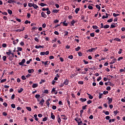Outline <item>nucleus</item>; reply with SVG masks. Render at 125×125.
<instances>
[{
	"instance_id": "f8f14e48",
	"label": "nucleus",
	"mask_w": 125,
	"mask_h": 125,
	"mask_svg": "<svg viewBox=\"0 0 125 125\" xmlns=\"http://www.w3.org/2000/svg\"><path fill=\"white\" fill-rule=\"evenodd\" d=\"M68 83H69V82L68 81L67 79H66L64 80V82L63 83V84L65 85H68Z\"/></svg>"
},
{
	"instance_id": "4be33fe9",
	"label": "nucleus",
	"mask_w": 125,
	"mask_h": 125,
	"mask_svg": "<svg viewBox=\"0 0 125 125\" xmlns=\"http://www.w3.org/2000/svg\"><path fill=\"white\" fill-rule=\"evenodd\" d=\"M87 95H88V98H89V99H93V96H92L91 95L88 94L87 93Z\"/></svg>"
},
{
	"instance_id": "412c9836",
	"label": "nucleus",
	"mask_w": 125,
	"mask_h": 125,
	"mask_svg": "<svg viewBox=\"0 0 125 125\" xmlns=\"http://www.w3.org/2000/svg\"><path fill=\"white\" fill-rule=\"evenodd\" d=\"M67 102L68 107L69 108H71V102H70V101H69L68 100H67Z\"/></svg>"
},
{
	"instance_id": "a211bd4d",
	"label": "nucleus",
	"mask_w": 125,
	"mask_h": 125,
	"mask_svg": "<svg viewBox=\"0 0 125 125\" xmlns=\"http://www.w3.org/2000/svg\"><path fill=\"white\" fill-rule=\"evenodd\" d=\"M23 90H24L23 88H20V89H19L18 90V92L19 93H21V92H22V91H23Z\"/></svg>"
},
{
	"instance_id": "5701e85b",
	"label": "nucleus",
	"mask_w": 125,
	"mask_h": 125,
	"mask_svg": "<svg viewBox=\"0 0 125 125\" xmlns=\"http://www.w3.org/2000/svg\"><path fill=\"white\" fill-rule=\"evenodd\" d=\"M79 11H80V8H77L76 9H75V13L76 14H78V13H79Z\"/></svg>"
},
{
	"instance_id": "9b49d317",
	"label": "nucleus",
	"mask_w": 125,
	"mask_h": 125,
	"mask_svg": "<svg viewBox=\"0 0 125 125\" xmlns=\"http://www.w3.org/2000/svg\"><path fill=\"white\" fill-rule=\"evenodd\" d=\"M58 123L60 124L61 123V118H60V116L58 115Z\"/></svg>"
},
{
	"instance_id": "ea45409f",
	"label": "nucleus",
	"mask_w": 125,
	"mask_h": 125,
	"mask_svg": "<svg viewBox=\"0 0 125 125\" xmlns=\"http://www.w3.org/2000/svg\"><path fill=\"white\" fill-rule=\"evenodd\" d=\"M104 114H105V115H110V112H109V111H104Z\"/></svg>"
},
{
	"instance_id": "e433bc0d",
	"label": "nucleus",
	"mask_w": 125,
	"mask_h": 125,
	"mask_svg": "<svg viewBox=\"0 0 125 125\" xmlns=\"http://www.w3.org/2000/svg\"><path fill=\"white\" fill-rule=\"evenodd\" d=\"M108 23H111V22H113V19H110L107 21Z\"/></svg>"
},
{
	"instance_id": "bf43d9fd",
	"label": "nucleus",
	"mask_w": 125,
	"mask_h": 125,
	"mask_svg": "<svg viewBox=\"0 0 125 125\" xmlns=\"http://www.w3.org/2000/svg\"><path fill=\"white\" fill-rule=\"evenodd\" d=\"M88 8L89 9H93V7H92V6L89 5V6H88Z\"/></svg>"
},
{
	"instance_id": "8fccbe9b",
	"label": "nucleus",
	"mask_w": 125,
	"mask_h": 125,
	"mask_svg": "<svg viewBox=\"0 0 125 125\" xmlns=\"http://www.w3.org/2000/svg\"><path fill=\"white\" fill-rule=\"evenodd\" d=\"M114 41H116L117 42H120L121 39H120L119 38H115V39H114Z\"/></svg>"
},
{
	"instance_id": "f257e3e1",
	"label": "nucleus",
	"mask_w": 125,
	"mask_h": 125,
	"mask_svg": "<svg viewBox=\"0 0 125 125\" xmlns=\"http://www.w3.org/2000/svg\"><path fill=\"white\" fill-rule=\"evenodd\" d=\"M97 49V47L96 48H91V49H89L87 51V52H93V51H95Z\"/></svg>"
},
{
	"instance_id": "37998d69",
	"label": "nucleus",
	"mask_w": 125,
	"mask_h": 125,
	"mask_svg": "<svg viewBox=\"0 0 125 125\" xmlns=\"http://www.w3.org/2000/svg\"><path fill=\"white\" fill-rule=\"evenodd\" d=\"M46 104L48 107H49V105H50V103H49V102L46 101Z\"/></svg>"
},
{
	"instance_id": "0e129e2a",
	"label": "nucleus",
	"mask_w": 125,
	"mask_h": 125,
	"mask_svg": "<svg viewBox=\"0 0 125 125\" xmlns=\"http://www.w3.org/2000/svg\"><path fill=\"white\" fill-rule=\"evenodd\" d=\"M2 115H3V116H7V113L6 112H3L2 113Z\"/></svg>"
},
{
	"instance_id": "0eeeda50",
	"label": "nucleus",
	"mask_w": 125,
	"mask_h": 125,
	"mask_svg": "<svg viewBox=\"0 0 125 125\" xmlns=\"http://www.w3.org/2000/svg\"><path fill=\"white\" fill-rule=\"evenodd\" d=\"M41 97V95L40 94H36L35 95V98H36L38 100V101L39 102L40 100H39V98Z\"/></svg>"
},
{
	"instance_id": "cd10ccee",
	"label": "nucleus",
	"mask_w": 125,
	"mask_h": 125,
	"mask_svg": "<svg viewBox=\"0 0 125 125\" xmlns=\"http://www.w3.org/2000/svg\"><path fill=\"white\" fill-rule=\"evenodd\" d=\"M103 95V93H100L99 95V99H101V98H102Z\"/></svg>"
},
{
	"instance_id": "c03bdc74",
	"label": "nucleus",
	"mask_w": 125,
	"mask_h": 125,
	"mask_svg": "<svg viewBox=\"0 0 125 125\" xmlns=\"http://www.w3.org/2000/svg\"><path fill=\"white\" fill-rule=\"evenodd\" d=\"M87 106V105H84L82 106L83 110H85L86 109V107Z\"/></svg>"
},
{
	"instance_id": "f3484780",
	"label": "nucleus",
	"mask_w": 125,
	"mask_h": 125,
	"mask_svg": "<svg viewBox=\"0 0 125 125\" xmlns=\"http://www.w3.org/2000/svg\"><path fill=\"white\" fill-rule=\"evenodd\" d=\"M66 20L62 22V24L63 26L67 27V26H68V23H66Z\"/></svg>"
},
{
	"instance_id": "de8ad7c7",
	"label": "nucleus",
	"mask_w": 125,
	"mask_h": 125,
	"mask_svg": "<svg viewBox=\"0 0 125 125\" xmlns=\"http://www.w3.org/2000/svg\"><path fill=\"white\" fill-rule=\"evenodd\" d=\"M3 61H6V56H4L2 57Z\"/></svg>"
},
{
	"instance_id": "473e14b6",
	"label": "nucleus",
	"mask_w": 125,
	"mask_h": 125,
	"mask_svg": "<svg viewBox=\"0 0 125 125\" xmlns=\"http://www.w3.org/2000/svg\"><path fill=\"white\" fill-rule=\"evenodd\" d=\"M45 82V80L42 79L39 83L40 84H42V83H44Z\"/></svg>"
},
{
	"instance_id": "603ef678",
	"label": "nucleus",
	"mask_w": 125,
	"mask_h": 125,
	"mask_svg": "<svg viewBox=\"0 0 125 125\" xmlns=\"http://www.w3.org/2000/svg\"><path fill=\"white\" fill-rule=\"evenodd\" d=\"M4 82H6V79H4L1 80L0 83H4Z\"/></svg>"
},
{
	"instance_id": "72a5a7b5",
	"label": "nucleus",
	"mask_w": 125,
	"mask_h": 125,
	"mask_svg": "<svg viewBox=\"0 0 125 125\" xmlns=\"http://www.w3.org/2000/svg\"><path fill=\"white\" fill-rule=\"evenodd\" d=\"M96 8H97L98 9H99V10H100V9L101 8V7H100V6L98 4L96 5Z\"/></svg>"
},
{
	"instance_id": "1a4fd4ad",
	"label": "nucleus",
	"mask_w": 125,
	"mask_h": 125,
	"mask_svg": "<svg viewBox=\"0 0 125 125\" xmlns=\"http://www.w3.org/2000/svg\"><path fill=\"white\" fill-rule=\"evenodd\" d=\"M80 100L81 102H85V101H86V98H81L80 99Z\"/></svg>"
},
{
	"instance_id": "13d9d810",
	"label": "nucleus",
	"mask_w": 125,
	"mask_h": 125,
	"mask_svg": "<svg viewBox=\"0 0 125 125\" xmlns=\"http://www.w3.org/2000/svg\"><path fill=\"white\" fill-rule=\"evenodd\" d=\"M83 62L84 63V64H85L86 65L87 64H88V62H87V61H85V60H83Z\"/></svg>"
},
{
	"instance_id": "7ed1b4c3",
	"label": "nucleus",
	"mask_w": 125,
	"mask_h": 125,
	"mask_svg": "<svg viewBox=\"0 0 125 125\" xmlns=\"http://www.w3.org/2000/svg\"><path fill=\"white\" fill-rule=\"evenodd\" d=\"M43 103H44V100L43 99V98H42L39 103V104L41 105V106H43Z\"/></svg>"
},
{
	"instance_id": "b1692460",
	"label": "nucleus",
	"mask_w": 125,
	"mask_h": 125,
	"mask_svg": "<svg viewBox=\"0 0 125 125\" xmlns=\"http://www.w3.org/2000/svg\"><path fill=\"white\" fill-rule=\"evenodd\" d=\"M33 7L35 8V9H38V8H39V6L37 5L36 4H34Z\"/></svg>"
},
{
	"instance_id": "dca6fc26",
	"label": "nucleus",
	"mask_w": 125,
	"mask_h": 125,
	"mask_svg": "<svg viewBox=\"0 0 125 125\" xmlns=\"http://www.w3.org/2000/svg\"><path fill=\"white\" fill-rule=\"evenodd\" d=\"M6 54L7 55H8V56H10V54H11V50L9 49L8 52H6Z\"/></svg>"
},
{
	"instance_id": "39448f33",
	"label": "nucleus",
	"mask_w": 125,
	"mask_h": 125,
	"mask_svg": "<svg viewBox=\"0 0 125 125\" xmlns=\"http://www.w3.org/2000/svg\"><path fill=\"white\" fill-rule=\"evenodd\" d=\"M13 2L16 3V1L15 0H9L7 1L8 3H12Z\"/></svg>"
},
{
	"instance_id": "a878e982",
	"label": "nucleus",
	"mask_w": 125,
	"mask_h": 125,
	"mask_svg": "<svg viewBox=\"0 0 125 125\" xmlns=\"http://www.w3.org/2000/svg\"><path fill=\"white\" fill-rule=\"evenodd\" d=\"M26 109L27 110V111H29V112H31V111H32V108L30 107L27 106L26 107Z\"/></svg>"
},
{
	"instance_id": "a18cd8bd",
	"label": "nucleus",
	"mask_w": 125,
	"mask_h": 125,
	"mask_svg": "<svg viewBox=\"0 0 125 125\" xmlns=\"http://www.w3.org/2000/svg\"><path fill=\"white\" fill-rule=\"evenodd\" d=\"M13 56H10L9 57V60H10V61H12V60H13Z\"/></svg>"
},
{
	"instance_id": "393cba45",
	"label": "nucleus",
	"mask_w": 125,
	"mask_h": 125,
	"mask_svg": "<svg viewBox=\"0 0 125 125\" xmlns=\"http://www.w3.org/2000/svg\"><path fill=\"white\" fill-rule=\"evenodd\" d=\"M75 23H76V21L73 20L72 21H71V26H74Z\"/></svg>"
},
{
	"instance_id": "6e6552de",
	"label": "nucleus",
	"mask_w": 125,
	"mask_h": 125,
	"mask_svg": "<svg viewBox=\"0 0 125 125\" xmlns=\"http://www.w3.org/2000/svg\"><path fill=\"white\" fill-rule=\"evenodd\" d=\"M42 17H43V18H46L47 16L45 15L44 12H42L41 13Z\"/></svg>"
},
{
	"instance_id": "79ce46f5",
	"label": "nucleus",
	"mask_w": 125,
	"mask_h": 125,
	"mask_svg": "<svg viewBox=\"0 0 125 125\" xmlns=\"http://www.w3.org/2000/svg\"><path fill=\"white\" fill-rule=\"evenodd\" d=\"M59 10L55 9L53 10L54 13H58Z\"/></svg>"
},
{
	"instance_id": "f704fd0d",
	"label": "nucleus",
	"mask_w": 125,
	"mask_h": 125,
	"mask_svg": "<svg viewBox=\"0 0 125 125\" xmlns=\"http://www.w3.org/2000/svg\"><path fill=\"white\" fill-rule=\"evenodd\" d=\"M113 15L114 16V17H117V16H119L120 14H116V13H113Z\"/></svg>"
},
{
	"instance_id": "9d476101",
	"label": "nucleus",
	"mask_w": 125,
	"mask_h": 125,
	"mask_svg": "<svg viewBox=\"0 0 125 125\" xmlns=\"http://www.w3.org/2000/svg\"><path fill=\"white\" fill-rule=\"evenodd\" d=\"M61 116L62 117V120H65V121L67 120V117L64 115H62Z\"/></svg>"
},
{
	"instance_id": "c85d7f7f",
	"label": "nucleus",
	"mask_w": 125,
	"mask_h": 125,
	"mask_svg": "<svg viewBox=\"0 0 125 125\" xmlns=\"http://www.w3.org/2000/svg\"><path fill=\"white\" fill-rule=\"evenodd\" d=\"M104 29H108V28H110V25L106 24L105 25H104Z\"/></svg>"
},
{
	"instance_id": "a19ab883",
	"label": "nucleus",
	"mask_w": 125,
	"mask_h": 125,
	"mask_svg": "<svg viewBox=\"0 0 125 125\" xmlns=\"http://www.w3.org/2000/svg\"><path fill=\"white\" fill-rule=\"evenodd\" d=\"M40 55H41V56L43 55H45V52H41L40 53Z\"/></svg>"
},
{
	"instance_id": "aec40b11",
	"label": "nucleus",
	"mask_w": 125,
	"mask_h": 125,
	"mask_svg": "<svg viewBox=\"0 0 125 125\" xmlns=\"http://www.w3.org/2000/svg\"><path fill=\"white\" fill-rule=\"evenodd\" d=\"M17 49L18 50H17V52H19V51H22V48L20 47H18Z\"/></svg>"
},
{
	"instance_id": "7c9ffc66",
	"label": "nucleus",
	"mask_w": 125,
	"mask_h": 125,
	"mask_svg": "<svg viewBox=\"0 0 125 125\" xmlns=\"http://www.w3.org/2000/svg\"><path fill=\"white\" fill-rule=\"evenodd\" d=\"M40 5L41 6L43 7V6H46V4L44 3H41Z\"/></svg>"
},
{
	"instance_id": "864d4df0",
	"label": "nucleus",
	"mask_w": 125,
	"mask_h": 125,
	"mask_svg": "<svg viewBox=\"0 0 125 125\" xmlns=\"http://www.w3.org/2000/svg\"><path fill=\"white\" fill-rule=\"evenodd\" d=\"M78 124V125H83V122L82 121H78L77 122Z\"/></svg>"
},
{
	"instance_id": "c756f323",
	"label": "nucleus",
	"mask_w": 125,
	"mask_h": 125,
	"mask_svg": "<svg viewBox=\"0 0 125 125\" xmlns=\"http://www.w3.org/2000/svg\"><path fill=\"white\" fill-rule=\"evenodd\" d=\"M8 13L9 14H10V15H11V14H12V11L11 10L8 9L7 10Z\"/></svg>"
},
{
	"instance_id": "680f3d73",
	"label": "nucleus",
	"mask_w": 125,
	"mask_h": 125,
	"mask_svg": "<svg viewBox=\"0 0 125 125\" xmlns=\"http://www.w3.org/2000/svg\"><path fill=\"white\" fill-rule=\"evenodd\" d=\"M42 28H45V27H46V24H45V23H43L42 25Z\"/></svg>"
},
{
	"instance_id": "052dcab7",
	"label": "nucleus",
	"mask_w": 125,
	"mask_h": 125,
	"mask_svg": "<svg viewBox=\"0 0 125 125\" xmlns=\"http://www.w3.org/2000/svg\"><path fill=\"white\" fill-rule=\"evenodd\" d=\"M92 103V101H91V100H89L87 102V104H90Z\"/></svg>"
},
{
	"instance_id": "6ab92c4d",
	"label": "nucleus",
	"mask_w": 125,
	"mask_h": 125,
	"mask_svg": "<svg viewBox=\"0 0 125 125\" xmlns=\"http://www.w3.org/2000/svg\"><path fill=\"white\" fill-rule=\"evenodd\" d=\"M34 69H28V72L29 74H31V73H34Z\"/></svg>"
},
{
	"instance_id": "bb28decb",
	"label": "nucleus",
	"mask_w": 125,
	"mask_h": 125,
	"mask_svg": "<svg viewBox=\"0 0 125 125\" xmlns=\"http://www.w3.org/2000/svg\"><path fill=\"white\" fill-rule=\"evenodd\" d=\"M34 3H28V6L29 7H33V6H34Z\"/></svg>"
},
{
	"instance_id": "5fc2aeb1",
	"label": "nucleus",
	"mask_w": 125,
	"mask_h": 125,
	"mask_svg": "<svg viewBox=\"0 0 125 125\" xmlns=\"http://www.w3.org/2000/svg\"><path fill=\"white\" fill-rule=\"evenodd\" d=\"M68 58L69 59H73V58H74V57H73V55H71L68 56Z\"/></svg>"
},
{
	"instance_id": "423d86ee",
	"label": "nucleus",
	"mask_w": 125,
	"mask_h": 125,
	"mask_svg": "<svg viewBox=\"0 0 125 125\" xmlns=\"http://www.w3.org/2000/svg\"><path fill=\"white\" fill-rule=\"evenodd\" d=\"M25 29V27H23L22 29H16L15 30V32H18L19 33H20V32H22L23 31H24V30Z\"/></svg>"
},
{
	"instance_id": "4d7b16f0",
	"label": "nucleus",
	"mask_w": 125,
	"mask_h": 125,
	"mask_svg": "<svg viewBox=\"0 0 125 125\" xmlns=\"http://www.w3.org/2000/svg\"><path fill=\"white\" fill-rule=\"evenodd\" d=\"M78 83L79 84H83V81H79Z\"/></svg>"
},
{
	"instance_id": "09e8293b",
	"label": "nucleus",
	"mask_w": 125,
	"mask_h": 125,
	"mask_svg": "<svg viewBox=\"0 0 125 125\" xmlns=\"http://www.w3.org/2000/svg\"><path fill=\"white\" fill-rule=\"evenodd\" d=\"M109 83V85H110V86H114L115 85V84H114V83L110 82H108Z\"/></svg>"
},
{
	"instance_id": "6e6d98bb",
	"label": "nucleus",
	"mask_w": 125,
	"mask_h": 125,
	"mask_svg": "<svg viewBox=\"0 0 125 125\" xmlns=\"http://www.w3.org/2000/svg\"><path fill=\"white\" fill-rule=\"evenodd\" d=\"M108 93H109V92H108V91H104L103 92V94H108Z\"/></svg>"
},
{
	"instance_id": "c9c22d12",
	"label": "nucleus",
	"mask_w": 125,
	"mask_h": 125,
	"mask_svg": "<svg viewBox=\"0 0 125 125\" xmlns=\"http://www.w3.org/2000/svg\"><path fill=\"white\" fill-rule=\"evenodd\" d=\"M25 24H31V21L28 20H26L24 22Z\"/></svg>"
},
{
	"instance_id": "ddd939ff",
	"label": "nucleus",
	"mask_w": 125,
	"mask_h": 125,
	"mask_svg": "<svg viewBox=\"0 0 125 125\" xmlns=\"http://www.w3.org/2000/svg\"><path fill=\"white\" fill-rule=\"evenodd\" d=\"M51 118L52 120H55V116L53 115V113H51Z\"/></svg>"
},
{
	"instance_id": "58836bf2",
	"label": "nucleus",
	"mask_w": 125,
	"mask_h": 125,
	"mask_svg": "<svg viewBox=\"0 0 125 125\" xmlns=\"http://www.w3.org/2000/svg\"><path fill=\"white\" fill-rule=\"evenodd\" d=\"M81 49V47L78 46L77 48H75L76 51H79V50Z\"/></svg>"
},
{
	"instance_id": "49530a36",
	"label": "nucleus",
	"mask_w": 125,
	"mask_h": 125,
	"mask_svg": "<svg viewBox=\"0 0 125 125\" xmlns=\"http://www.w3.org/2000/svg\"><path fill=\"white\" fill-rule=\"evenodd\" d=\"M92 28L93 29H98V26L97 25H93Z\"/></svg>"
},
{
	"instance_id": "338daca9",
	"label": "nucleus",
	"mask_w": 125,
	"mask_h": 125,
	"mask_svg": "<svg viewBox=\"0 0 125 125\" xmlns=\"http://www.w3.org/2000/svg\"><path fill=\"white\" fill-rule=\"evenodd\" d=\"M3 105L5 107H7V104L6 103H3Z\"/></svg>"
},
{
	"instance_id": "3c124183",
	"label": "nucleus",
	"mask_w": 125,
	"mask_h": 125,
	"mask_svg": "<svg viewBox=\"0 0 125 125\" xmlns=\"http://www.w3.org/2000/svg\"><path fill=\"white\" fill-rule=\"evenodd\" d=\"M37 29H38V27H36V26H33L32 28V29H31V30H37Z\"/></svg>"
},
{
	"instance_id": "4c0bfd02",
	"label": "nucleus",
	"mask_w": 125,
	"mask_h": 125,
	"mask_svg": "<svg viewBox=\"0 0 125 125\" xmlns=\"http://www.w3.org/2000/svg\"><path fill=\"white\" fill-rule=\"evenodd\" d=\"M11 106L12 108H13V109H15V108H16L15 104H12L11 105Z\"/></svg>"
},
{
	"instance_id": "4468645a",
	"label": "nucleus",
	"mask_w": 125,
	"mask_h": 125,
	"mask_svg": "<svg viewBox=\"0 0 125 125\" xmlns=\"http://www.w3.org/2000/svg\"><path fill=\"white\" fill-rule=\"evenodd\" d=\"M38 85H39V84L38 83H34L32 85V87H33V88H36V87H38Z\"/></svg>"
},
{
	"instance_id": "e2e57ef3",
	"label": "nucleus",
	"mask_w": 125,
	"mask_h": 125,
	"mask_svg": "<svg viewBox=\"0 0 125 125\" xmlns=\"http://www.w3.org/2000/svg\"><path fill=\"white\" fill-rule=\"evenodd\" d=\"M34 40L35 41V42H39V39H38V38L37 37L35 38Z\"/></svg>"
},
{
	"instance_id": "2eb2a0df",
	"label": "nucleus",
	"mask_w": 125,
	"mask_h": 125,
	"mask_svg": "<svg viewBox=\"0 0 125 125\" xmlns=\"http://www.w3.org/2000/svg\"><path fill=\"white\" fill-rule=\"evenodd\" d=\"M116 60H117V59H113L112 60V62H111L109 64H110V65H112V64H114V63H116Z\"/></svg>"
},
{
	"instance_id": "20e7f679",
	"label": "nucleus",
	"mask_w": 125,
	"mask_h": 125,
	"mask_svg": "<svg viewBox=\"0 0 125 125\" xmlns=\"http://www.w3.org/2000/svg\"><path fill=\"white\" fill-rule=\"evenodd\" d=\"M43 47H44V46L43 45H36L35 46V48H37V49H39V48H43Z\"/></svg>"
},
{
	"instance_id": "774afa93",
	"label": "nucleus",
	"mask_w": 125,
	"mask_h": 125,
	"mask_svg": "<svg viewBox=\"0 0 125 125\" xmlns=\"http://www.w3.org/2000/svg\"><path fill=\"white\" fill-rule=\"evenodd\" d=\"M2 47H6V43H3L2 44Z\"/></svg>"
},
{
	"instance_id": "69168bd1",
	"label": "nucleus",
	"mask_w": 125,
	"mask_h": 125,
	"mask_svg": "<svg viewBox=\"0 0 125 125\" xmlns=\"http://www.w3.org/2000/svg\"><path fill=\"white\" fill-rule=\"evenodd\" d=\"M68 32L67 31H64V36H68Z\"/></svg>"
},
{
	"instance_id": "f03ea898",
	"label": "nucleus",
	"mask_w": 125,
	"mask_h": 125,
	"mask_svg": "<svg viewBox=\"0 0 125 125\" xmlns=\"http://www.w3.org/2000/svg\"><path fill=\"white\" fill-rule=\"evenodd\" d=\"M108 104H111L113 102V99L112 98L107 97Z\"/></svg>"
},
{
	"instance_id": "2f4dec72",
	"label": "nucleus",
	"mask_w": 125,
	"mask_h": 125,
	"mask_svg": "<svg viewBox=\"0 0 125 125\" xmlns=\"http://www.w3.org/2000/svg\"><path fill=\"white\" fill-rule=\"evenodd\" d=\"M48 119V118L47 117H44L42 119V122H46V121H47Z\"/></svg>"
}]
</instances>
